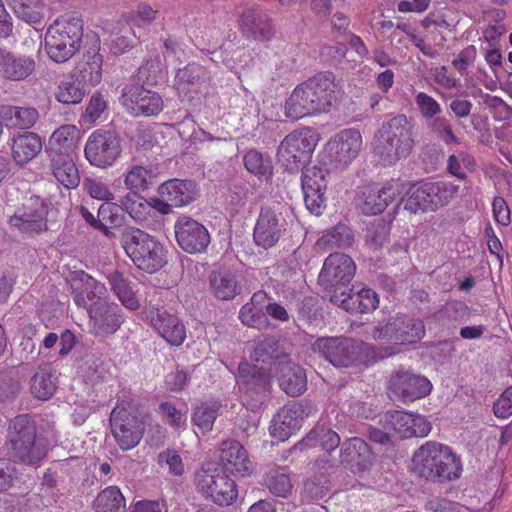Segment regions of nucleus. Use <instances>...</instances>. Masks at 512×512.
I'll return each instance as SVG.
<instances>
[{"mask_svg": "<svg viewBox=\"0 0 512 512\" xmlns=\"http://www.w3.org/2000/svg\"><path fill=\"white\" fill-rule=\"evenodd\" d=\"M341 94L331 72L315 75L298 85L285 102V115L291 120L328 112Z\"/></svg>", "mask_w": 512, "mask_h": 512, "instance_id": "nucleus-1", "label": "nucleus"}, {"mask_svg": "<svg viewBox=\"0 0 512 512\" xmlns=\"http://www.w3.org/2000/svg\"><path fill=\"white\" fill-rule=\"evenodd\" d=\"M412 470L433 481L455 480L461 476L460 457L451 447L436 441H427L413 454Z\"/></svg>", "mask_w": 512, "mask_h": 512, "instance_id": "nucleus-2", "label": "nucleus"}, {"mask_svg": "<svg viewBox=\"0 0 512 512\" xmlns=\"http://www.w3.org/2000/svg\"><path fill=\"white\" fill-rule=\"evenodd\" d=\"M425 336L422 320L408 316H397L374 327L373 338L381 346L373 348V360H382L401 351L402 345L414 344Z\"/></svg>", "mask_w": 512, "mask_h": 512, "instance_id": "nucleus-3", "label": "nucleus"}, {"mask_svg": "<svg viewBox=\"0 0 512 512\" xmlns=\"http://www.w3.org/2000/svg\"><path fill=\"white\" fill-rule=\"evenodd\" d=\"M414 147V139L406 116L393 117L382 125L374 152L384 165H393L407 158Z\"/></svg>", "mask_w": 512, "mask_h": 512, "instance_id": "nucleus-4", "label": "nucleus"}, {"mask_svg": "<svg viewBox=\"0 0 512 512\" xmlns=\"http://www.w3.org/2000/svg\"><path fill=\"white\" fill-rule=\"evenodd\" d=\"M121 245L133 263L145 272L154 273L167 262L163 245L140 229H126L121 237Z\"/></svg>", "mask_w": 512, "mask_h": 512, "instance_id": "nucleus-5", "label": "nucleus"}, {"mask_svg": "<svg viewBox=\"0 0 512 512\" xmlns=\"http://www.w3.org/2000/svg\"><path fill=\"white\" fill-rule=\"evenodd\" d=\"M252 357L256 362L273 361V370L280 373L279 385L288 395L297 396L306 390L307 377L304 370L299 365L291 362L286 356L280 360L278 344L273 339L258 342Z\"/></svg>", "mask_w": 512, "mask_h": 512, "instance_id": "nucleus-6", "label": "nucleus"}, {"mask_svg": "<svg viewBox=\"0 0 512 512\" xmlns=\"http://www.w3.org/2000/svg\"><path fill=\"white\" fill-rule=\"evenodd\" d=\"M14 457L30 465H38L47 454L44 439L36 437V427L28 416L14 418L8 433Z\"/></svg>", "mask_w": 512, "mask_h": 512, "instance_id": "nucleus-7", "label": "nucleus"}, {"mask_svg": "<svg viewBox=\"0 0 512 512\" xmlns=\"http://www.w3.org/2000/svg\"><path fill=\"white\" fill-rule=\"evenodd\" d=\"M319 134L312 128H302L288 134L278 148V161L288 171H298L308 163L319 142Z\"/></svg>", "mask_w": 512, "mask_h": 512, "instance_id": "nucleus-8", "label": "nucleus"}, {"mask_svg": "<svg viewBox=\"0 0 512 512\" xmlns=\"http://www.w3.org/2000/svg\"><path fill=\"white\" fill-rule=\"evenodd\" d=\"M198 489L214 503L220 506L231 505L238 497V489L234 480L225 472L208 463L195 477Z\"/></svg>", "mask_w": 512, "mask_h": 512, "instance_id": "nucleus-9", "label": "nucleus"}, {"mask_svg": "<svg viewBox=\"0 0 512 512\" xmlns=\"http://www.w3.org/2000/svg\"><path fill=\"white\" fill-rule=\"evenodd\" d=\"M157 194L158 196L152 197L154 210L161 215H167L173 208H182L194 202L198 196V188L190 180L170 179L159 185Z\"/></svg>", "mask_w": 512, "mask_h": 512, "instance_id": "nucleus-10", "label": "nucleus"}, {"mask_svg": "<svg viewBox=\"0 0 512 512\" xmlns=\"http://www.w3.org/2000/svg\"><path fill=\"white\" fill-rule=\"evenodd\" d=\"M122 152L120 138L112 131H93L85 144L84 155L94 167L105 169L113 166Z\"/></svg>", "mask_w": 512, "mask_h": 512, "instance_id": "nucleus-11", "label": "nucleus"}, {"mask_svg": "<svg viewBox=\"0 0 512 512\" xmlns=\"http://www.w3.org/2000/svg\"><path fill=\"white\" fill-rule=\"evenodd\" d=\"M110 422L113 436L122 450L136 447L143 436V422L136 410L128 404H118L111 412Z\"/></svg>", "mask_w": 512, "mask_h": 512, "instance_id": "nucleus-12", "label": "nucleus"}, {"mask_svg": "<svg viewBox=\"0 0 512 512\" xmlns=\"http://www.w3.org/2000/svg\"><path fill=\"white\" fill-rule=\"evenodd\" d=\"M368 347L363 343L344 337L317 339L312 349L321 354L335 367H348L361 360L362 352Z\"/></svg>", "mask_w": 512, "mask_h": 512, "instance_id": "nucleus-13", "label": "nucleus"}, {"mask_svg": "<svg viewBox=\"0 0 512 512\" xmlns=\"http://www.w3.org/2000/svg\"><path fill=\"white\" fill-rule=\"evenodd\" d=\"M405 187V183L400 180H390L382 186H364L357 193L356 204L363 214H381L390 203L404 193Z\"/></svg>", "mask_w": 512, "mask_h": 512, "instance_id": "nucleus-14", "label": "nucleus"}, {"mask_svg": "<svg viewBox=\"0 0 512 512\" xmlns=\"http://www.w3.org/2000/svg\"><path fill=\"white\" fill-rule=\"evenodd\" d=\"M362 147L363 138L360 131L348 128L336 133L328 141L325 153L332 166L345 168L358 157Z\"/></svg>", "mask_w": 512, "mask_h": 512, "instance_id": "nucleus-15", "label": "nucleus"}, {"mask_svg": "<svg viewBox=\"0 0 512 512\" xmlns=\"http://www.w3.org/2000/svg\"><path fill=\"white\" fill-rule=\"evenodd\" d=\"M388 389L395 398L412 402L430 394L432 384L426 377L399 370L391 375Z\"/></svg>", "mask_w": 512, "mask_h": 512, "instance_id": "nucleus-16", "label": "nucleus"}, {"mask_svg": "<svg viewBox=\"0 0 512 512\" xmlns=\"http://www.w3.org/2000/svg\"><path fill=\"white\" fill-rule=\"evenodd\" d=\"M385 429L399 438L426 437L430 422L423 416L405 411H388L383 416Z\"/></svg>", "mask_w": 512, "mask_h": 512, "instance_id": "nucleus-17", "label": "nucleus"}, {"mask_svg": "<svg viewBox=\"0 0 512 512\" xmlns=\"http://www.w3.org/2000/svg\"><path fill=\"white\" fill-rule=\"evenodd\" d=\"M120 101L126 111L134 117L157 115L163 109L161 96L140 85L126 87Z\"/></svg>", "mask_w": 512, "mask_h": 512, "instance_id": "nucleus-18", "label": "nucleus"}, {"mask_svg": "<svg viewBox=\"0 0 512 512\" xmlns=\"http://www.w3.org/2000/svg\"><path fill=\"white\" fill-rule=\"evenodd\" d=\"M286 230L281 214L271 208H262L253 229L256 246L269 249L275 246Z\"/></svg>", "mask_w": 512, "mask_h": 512, "instance_id": "nucleus-19", "label": "nucleus"}, {"mask_svg": "<svg viewBox=\"0 0 512 512\" xmlns=\"http://www.w3.org/2000/svg\"><path fill=\"white\" fill-rule=\"evenodd\" d=\"M174 229L179 246L187 253H200L210 243V235L205 226L188 216L178 218Z\"/></svg>", "mask_w": 512, "mask_h": 512, "instance_id": "nucleus-20", "label": "nucleus"}, {"mask_svg": "<svg viewBox=\"0 0 512 512\" xmlns=\"http://www.w3.org/2000/svg\"><path fill=\"white\" fill-rule=\"evenodd\" d=\"M325 171L319 167H310L303 172L302 190L306 208L314 215H320L325 207L326 189Z\"/></svg>", "mask_w": 512, "mask_h": 512, "instance_id": "nucleus-21", "label": "nucleus"}, {"mask_svg": "<svg viewBox=\"0 0 512 512\" xmlns=\"http://www.w3.org/2000/svg\"><path fill=\"white\" fill-rule=\"evenodd\" d=\"M356 272L353 259L345 254H330L319 275L320 281L327 287H336L349 283Z\"/></svg>", "mask_w": 512, "mask_h": 512, "instance_id": "nucleus-22", "label": "nucleus"}, {"mask_svg": "<svg viewBox=\"0 0 512 512\" xmlns=\"http://www.w3.org/2000/svg\"><path fill=\"white\" fill-rule=\"evenodd\" d=\"M307 416L302 405L293 403L282 407L274 416L270 425L271 436L278 441L287 440L300 429Z\"/></svg>", "mask_w": 512, "mask_h": 512, "instance_id": "nucleus-23", "label": "nucleus"}, {"mask_svg": "<svg viewBox=\"0 0 512 512\" xmlns=\"http://www.w3.org/2000/svg\"><path fill=\"white\" fill-rule=\"evenodd\" d=\"M90 326L94 334L107 335L116 332L124 322L121 308L108 301L89 308Z\"/></svg>", "mask_w": 512, "mask_h": 512, "instance_id": "nucleus-24", "label": "nucleus"}, {"mask_svg": "<svg viewBox=\"0 0 512 512\" xmlns=\"http://www.w3.org/2000/svg\"><path fill=\"white\" fill-rule=\"evenodd\" d=\"M82 34H45L43 49L55 63H65L81 46Z\"/></svg>", "mask_w": 512, "mask_h": 512, "instance_id": "nucleus-25", "label": "nucleus"}, {"mask_svg": "<svg viewBox=\"0 0 512 512\" xmlns=\"http://www.w3.org/2000/svg\"><path fill=\"white\" fill-rule=\"evenodd\" d=\"M403 197L404 208L411 213L434 212L437 209L431 182L406 184Z\"/></svg>", "mask_w": 512, "mask_h": 512, "instance_id": "nucleus-26", "label": "nucleus"}, {"mask_svg": "<svg viewBox=\"0 0 512 512\" xmlns=\"http://www.w3.org/2000/svg\"><path fill=\"white\" fill-rule=\"evenodd\" d=\"M77 277L82 283L81 289L73 288L74 301L77 306L84 307L89 312V308L92 306L108 302L106 300L108 291L104 284L85 272L78 273Z\"/></svg>", "mask_w": 512, "mask_h": 512, "instance_id": "nucleus-27", "label": "nucleus"}, {"mask_svg": "<svg viewBox=\"0 0 512 512\" xmlns=\"http://www.w3.org/2000/svg\"><path fill=\"white\" fill-rule=\"evenodd\" d=\"M220 460L227 470L239 476H248L254 470L246 449L238 441L222 442Z\"/></svg>", "mask_w": 512, "mask_h": 512, "instance_id": "nucleus-28", "label": "nucleus"}, {"mask_svg": "<svg viewBox=\"0 0 512 512\" xmlns=\"http://www.w3.org/2000/svg\"><path fill=\"white\" fill-rule=\"evenodd\" d=\"M331 301L351 313L369 312L375 310L379 304L378 295L369 288H363L355 294H346L344 291L338 294L335 290Z\"/></svg>", "mask_w": 512, "mask_h": 512, "instance_id": "nucleus-29", "label": "nucleus"}, {"mask_svg": "<svg viewBox=\"0 0 512 512\" xmlns=\"http://www.w3.org/2000/svg\"><path fill=\"white\" fill-rule=\"evenodd\" d=\"M80 129L73 124H64L53 131L48 140L52 156L76 155L81 142Z\"/></svg>", "mask_w": 512, "mask_h": 512, "instance_id": "nucleus-30", "label": "nucleus"}, {"mask_svg": "<svg viewBox=\"0 0 512 512\" xmlns=\"http://www.w3.org/2000/svg\"><path fill=\"white\" fill-rule=\"evenodd\" d=\"M92 41L94 42V46L98 48L99 38L97 34H93ZM102 66L103 57L98 52V49L94 50L92 53H87L76 68V81L85 87H95L101 82Z\"/></svg>", "mask_w": 512, "mask_h": 512, "instance_id": "nucleus-31", "label": "nucleus"}, {"mask_svg": "<svg viewBox=\"0 0 512 512\" xmlns=\"http://www.w3.org/2000/svg\"><path fill=\"white\" fill-rule=\"evenodd\" d=\"M151 323L158 334L170 345L180 346L186 339V328L180 319L166 312H157Z\"/></svg>", "mask_w": 512, "mask_h": 512, "instance_id": "nucleus-32", "label": "nucleus"}, {"mask_svg": "<svg viewBox=\"0 0 512 512\" xmlns=\"http://www.w3.org/2000/svg\"><path fill=\"white\" fill-rule=\"evenodd\" d=\"M10 147L14 161L24 165L31 161L42 149L41 138L33 132L14 135L10 139Z\"/></svg>", "mask_w": 512, "mask_h": 512, "instance_id": "nucleus-33", "label": "nucleus"}, {"mask_svg": "<svg viewBox=\"0 0 512 512\" xmlns=\"http://www.w3.org/2000/svg\"><path fill=\"white\" fill-rule=\"evenodd\" d=\"M372 453L367 443L360 438H352L346 441L341 449V461L361 471L366 469L372 462Z\"/></svg>", "mask_w": 512, "mask_h": 512, "instance_id": "nucleus-34", "label": "nucleus"}, {"mask_svg": "<svg viewBox=\"0 0 512 512\" xmlns=\"http://www.w3.org/2000/svg\"><path fill=\"white\" fill-rule=\"evenodd\" d=\"M270 382V375L263 367L252 366L247 362L241 363L238 367L237 384L239 390L246 393L250 390L259 393L265 391Z\"/></svg>", "mask_w": 512, "mask_h": 512, "instance_id": "nucleus-35", "label": "nucleus"}, {"mask_svg": "<svg viewBox=\"0 0 512 512\" xmlns=\"http://www.w3.org/2000/svg\"><path fill=\"white\" fill-rule=\"evenodd\" d=\"M76 155L52 156L51 169L55 179L65 188H76L80 183L79 170L75 164Z\"/></svg>", "mask_w": 512, "mask_h": 512, "instance_id": "nucleus-36", "label": "nucleus"}, {"mask_svg": "<svg viewBox=\"0 0 512 512\" xmlns=\"http://www.w3.org/2000/svg\"><path fill=\"white\" fill-rule=\"evenodd\" d=\"M0 69L6 78L20 81L32 74L35 61L31 57H15L9 52L0 51Z\"/></svg>", "mask_w": 512, "mask_h": 512, "instance_id": "nucleus-37", "label": "nucleus"}, {"mask_svg": "<svg viewBox=\"0 0 512 512\" xmlns=\"http://www.w3.org/2000/svg\"><path fill=\"white\" fill-rule=\"evenodd\" d=\"M107 280L111 286V290L125 308L137 310L140 307L138 297L122 273L113 271L107 276Z\"/></svg>", "mask_w": 512, "mask_h": 512, "instance_id": "nucleus-38", "label": "nucleus"}, {"mask_svg": "<svg viewBox=\"0 0 512 512\" xmlns=\"http://www.w3.org/2000/svg\"><path fill=\"white\" fill-rule=\"evenodd\" d=\"M1 115L8 127L20 129L32 127L39 118L38 111L32 107L9 106L3 108Z\"/></svg>", "mask_w": 512, "mask_h": 512, "instance_id": "nucleus-39", "label": "nucleus"}, {"mask_svg": "<svg viewBox=\"0 0 512 512\" xmlns=\"http://www.w3.org/2000/svg\"><path fill=\"white\" fill-rule=\"evenodd\" d=\"M155 174L148 166L132 165L124 173V185L133 192L145 191L154 182Z\"/></svg>", "mask_w": 512, "mask_h": 512, "instance_id": "nucleus-40", "label": "nucleus"}, {"mask_svg": "<svg viewBox=\"0 0 512 512\" xmlns=\"http://www.w3.org/2000/svg\"><path fill=\"white\" fill-rule=\"evenodd\" d=\"M339 443L340 438L336 432L325 427H318L310 431L295 448L302 450L304 448L321 446L329 451L338 447Z\"/></svg>", "mask_w": 512, "mask_h": 512, "instance_id": "nucleus-41", "label": "nucleus"}, {"mask_svg": "<svg viewBox=\"0 0 512 512\" xmlns=\"http://www.w3.org/2000/svg\"><path fill=\"white\" fill-rule=\"evenodd\" d=\"M220 407L221 404L216 400H206L197 404L192 414V422L203 433L211 431Z\"/></svg>", "mask_w": 512, "mask_h": 512, "instance_id": "nucleus-42", "label": "nucleus"}, {"mask_svg": "<svg viewBox=\"0 0 512 512\" xmlns=\"http://www.w3.org/2000/svg\"><path fill=\"white\" fill-rule=\"evenodd\" d=\"M243 163L246 170L259 179L267 180L273 174L271 158L256 149H250L245 153Z\"/></svg>", "mask_w": 512, "mask_h": 512, "instance_id": "nucleus-43", "label": "nucleus"}, {"mask_svg": "<svg viewBox=\"0 0 512 512\" xmlns=\"http://www.w3.org/2000/svg\"><path fill=\"white\" fill-rule=\"evenodd\" d=\"M210 285L215 297L221 300L233 299L238 293L236 279L229 272H214L210 277Z\"/></svg>", "mask_w": 512, "mask_h": 512, "instance_id": "nucleus-44", "label": "nucleus"}, {"mask_svg": "<svg viewBox=\"0 0 512 512\" xmlns=\"http://www.w3.org/2000/svg\"><path fill=\"white\" fill-rule=\"evenodd\" d=\"M95 512H123L125 500L116 486H109L100 492L94 502Z\"/></svg>", "mask_w": 512, "mask_h": 512, "instance_id": "nucleus-45", "label": "nucleus"}, {"mask_svg": "<svg viewBox=\"0 0 512 512\" xmlns=\"http://www.w3.org/2000/svg\"><path fill=\"white\" fill-rule=\"evenodd\" d=\"M265 483L271 493L281 497H286L293 487L289 472L284 467L271 468Z\"/></svg>", "mask_w": 512, "mask_h": 512, "instance_id": "nucleus-46", "label": "nucleus"}, {"mask_svg": "<svg viewBox=\"0 0 512 512\" xmlns=\"http://www.w3.org/2000/svg\"><path fill=\"white\" fill-rule=\"evenodd\" d=\"M123 206L129 215L139 223L147 221L150 217V211L154 210L152 198L147 200L137 193L127 195Z\"/></svg>", "mask_w": 512, "mask_h": 512, "instance_id": "nucleus-47", "label": "nucleus"}, {"mask_svg": "<svg viewBox=\"0 0 512 512\" xmlns=\"http://www.w3.org/2000/svg\"><path fill=\"white\" fill-rule=\"evenodd\" d=\"M353 241V235L349 227L346 225H337L327 233H325L316 242V247L321 250H326L333 246H349Z\"/></svg>", "mask_w": 512, "mask_h": 512, "instance_id": "nucleus-48", "label": "nucleus"}, {"mask_svg": "<svg viewBox=\"0 0 512 512\" xmlns=\"http://www.w3.org/2000/svg\"><path fill=\"white\" fill-rule=\"evenodd\" d=\"M330 488V481L326 475H314L309 478L301 492L302 499L307 502H314L324 498Z\"/></svg>", "mask_w": 512, "mask_h": 512, "instance_id": "nucleus-49", "label": "nucleus"}, {"mask_svg": "<svg viewBox=\"0 0 512 512\" xmlns=\"http://www.w3.org/2000/svg\"><path fill=\"white\" fill-rule=\"evenodd\" d=\"M85 94V86L76 80H64L60 82L55 98L63 104H78L83 100Z\"/></svg>", "mask_w": 512, "mask_h": 512, "instance_id": "nucleus-50", "label": "nucleus"}, {"mask_svg": "<svg viewBox=\"0 0 512 512\" xmlns=\"http://www.w3.org/2000/svg\"><path fill=\"white\" fill-rule=\"evenodd\" d=\"M12 227L21 232H39L46 228V222L43 211H37L32 214H15L9 220Z\"/></svg>", "mask_w": 512, "mask_h": 512, "instance_id": "nucleus-51", "label": "nucleus"}, {"mask_svg": "<svg viewBox=\"0 0 512 512\" xmlns=\"http://www.w3.org/2000/svg\"><path fill=\"white\" fill-rule=\"evenodd\" d=\"M121 222V208L112 203V201L102 204L97 213L96 229L103 231L105 234L113 226Z\"/></svg>", "mask_w": 512, "mask_h": 512, "instance_id": "nucleus-52", "label": "nucleus"}, {"mask_svg": "<svg viewBox=\"0 0 512 512\" xmlns=\"http://www.w3.org/2000/svg\"><path fill=\"white\" fill-rule=\"evenodd\" d=\"M157 464L162 469H167L172 476H182L185 472V464L179 452L175 449L167 448L161 451L157 456Z\"/></svg>", "mask_w": 512, "mask_h": 512, "instance_id": "nucleus-53", "label": "nucleus"}, {"mask_svg": "<svg viewBox=\"0 0 512 512\" xmlns=\"http://www.w3.org/2000/svg\"><path fill=\"white\" fill-rule=\"evenodd\" d=\"M12 7L17 17L27 23L38 22L41 17L40 0H12Z\"/></svg>", "mask_w": 512, "mask_h": 512, "instance_id": "nucleus-54", "label": "nucleus"}, {"mask_svg": "<svg viewBox=\"0 0 512 512\" xmlns=\"http://www.w3.org/2000/svg\"><path fill=\"white\" fill-rule=\"evenodd\" d=\"M56 385L51 375L41 370L32 378L31 392L40 400H48L55 392Z\"/></svg>", "mask_w": 512, "mask_h": 512, "instance_id": "nucleus-55", "label": "nucleus"}, {"mask_svg": "<svg viewBox=\"0 0 512 512\" xmlns=\"http://www.w3.org/2000/svg\"><path fill=\"white\" fill-rule=\"evenodd\" d=\"M474 164V159L470 154L464 151H459L448 157L447 169L453 176L459 179H464L466 177V172L472 170Z\"/></svg>", "mask_w": 512, "mask_h": 512, "instance_id": "nucleus-56", "label": "nucleus"}, {"mask_svg": "<svg viewBox=\"0 0 512 512\" xmlns=\"http://www.w3.org/2000/svg\"><path fill=\"white\" fill-rule=\"evenodd\" d=\"M262 297L263 295L261 293L254 294L251 302L242 306L239 318L244 325L255 328L261 327L263 315L261 314L260 308L255 305V302Z\"/></svg>", "mask_w": 512, "mask_h": 512, "instance_id": "nucleus-57", "label": "nucleus"}, {"mask_svg": "<svg viewBox=\"0 0 512 512\" xmlns=\"http://www.w3.org/2000/svg\"><path fill=\"white\" fill-rule=\"evenodd\" d=\"M83 20L78 12L66 13L58 17L49 27L47 32H82Z\"/></svg>", "mask_w": 512, "mask_h": 512, "instance_id": "nucleus-58", "label": "nucleus"}, {"mask_svg": "<svg viewBox=\"0 0 512 512\" xmlns=\"http://www.w3.org/2000/svg\"><path fill=\"white\" fill-rule=\"evenodd\" d=\"M160 411L164 420L174 429L184 430L187 425V409L181 410L171 402L160 405Z\"/></svg>", "mask_w": 512, "mask_h": 512, "instance_id": "nucleus-59", "label": "nucleus"}, {"mask_svg": "<svg viewBox=\"0 0 512 512\" xmlns=\"http://www.w3.org/2000/svg\"><path fill=\"white\" fill-rule=\"evenodd\" d=\"M437 209L450 203L458 194L459 186L450 182H431Z\"/></svg>", "mask_w": 512, "mask_h": 512, "instance_id": "nucleus-60", "label": "nucleus"}, {"mask_svg": "<svg viewBox=\"0 0 512 512\" xmlns=\"http://www.w3.org/2000/svg\"><path fill=\"white\" fill-rule=\"evenodd\" d=\"M156 13L157 11L153 10L150 6L140 4L135 12L126 16V22L131 29H145L155 19Z\"/></svg>", "mask_w": 512, "mask_h": 512, "instance_id": "nucleus-61", "label": "nucleus"}, {"mask_svg": "<svg viewBox=\"0 0 512 512\" xmlns=\"http://www.w3.org/2000/svg\"><path fill=\"white\" fill-rule=\"evenodd\" d=\"M83 189L94 199L102 201H113L114 194L109 189V186L101 179L86 178L83 181Z\"/></svg>", "mask_w": 512, "mask_h": 512, "instance_id": "nucleus-62", "label": "nucleus"}, {"mask_svg": "<svg viewBox=\"0 0 512 512\" xmlns=\"http://www.w3.org/2000/svg\"><path fill=\"white\" fill-rule=\"evenodd\" d=\"M106 108L107 101L105 97L101 93L95 92L91 96L85 113L82 116L83 122L88 124L95 123L98 119H100Z\"/></svg>", "mask_w": 512, "mask_h": 512, "instance_id": "nucleus-63", "label": "nucleus"}, {"mask_svg": "<svg viewBox=\"0 0 512 512\" xmlns=\"http://www.w3.org/2000/svg\"><path fill=\"white\" fill-rule=\"evenodd\" d=\"M243 29L248 32H269L272 26L264 22L262 16L254 10H247L241 17Z\"/></svg>", "mask_w": 512, "mask_h": 512, "instance_id": "nucleus-64", "label": "nucleus"}]
</instances>
